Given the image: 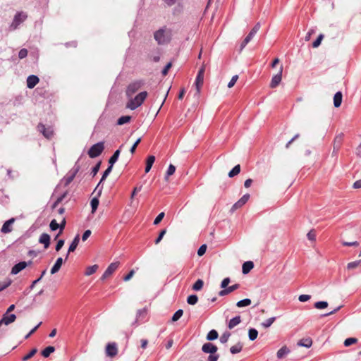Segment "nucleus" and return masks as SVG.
I'll use <instances>...</instances> for the list:
<instances>
[{"label":"nucleus","instance_id":"e2e57ef3","mask_svg":"<svg viewBox=\"0 0 361 361\" xmlns=\"http://www.w3.org/2000/svg\"><path fill=\"white\" fill-rule=\"evenodd\" d=\"M207 250V245L205 244L201 245L197 250V255L199 256H202Z\"/></svg>","mask_w":361,"mask_h":361},{"label":"nucleus","instance_id":"2eb2a0df","mask_svg":"<svg viewBox=\"0 0 361 361\" xmlns=\"http://www.w3.org/2000/svg\"><path fill=\"white\" fill-rule=\"evenodd\" d=\"M27 267V263L26 262H20L19 263H17L15 264L11 269V274H17L22 270H23L25 268Z\"/></svg>","mask_w":361,"mask_h":361},{"label":"nucleus","instance_id":"1a4fd4ad","mask_svg":"<svg viewBox=\"0 0 361 361\" xmlns=\"http://www.w3.org/2000/svg\"><path fill=\"white\" fill-rule=\"evenodd\" d=\"M343 134L340 133L334 140L332 156H336L343 142Z\"/></svg>","mask_w":361,"mask_h":361},{"label":"nucleus","instance_id":"a878e982","mask_svg":"<svg viewBox=\"0 0 361 361\" xmlns=\"http://www.w3.org/2000/svg\"><path fill=\"white\" fill-rule=\"evenodd\" d=\"M343 95L341 92H337L334 97V105L338 108L341 105Z\"/></svg>","mask_w":361,"mask_h":361},{"label":"nucleus","instance_id":"393cba45","mask_svg":"<svg viewBox=\"0 0 361 361\" xmlns=\"http://www.w3.org/2000/svg\"><path fill=\"white\" fill-rule=\"evenodd\" d=\"M298 345L301 347H305V348H310L312 345V340L310 338H305L300 339L298 342Z\"/></svg>","mask_w":361,"mask_h":361},{"label":"nucleus","instance_id":"f03ea898","mask_svg":"<svg viewBox=\"0 0 361 361\" xmlns=\"http://www.w3.org/2000/svg\"><path fill=\"white\" fill-rule=\"evenodd\" d=\"M27 18V16L25 13L21 11L18 12L13 18L12 23L9 26V30L11 31H13L16 30L19 25L23 23Z\"/></svg>","mask_w":361,"mask_h":361},{"label":"nucleus","instance_id":"052dcab7","mask_svg":"<svg viewBox=\"0 0 361 361\" xmlns=\"http://www.w3.org/2000/svg\"><path fill=\"white\" fill-rule=\"evenodd\" d=\"M238 75H233L228 84V87L231 88L232 87H233L234 85L235 84L236 81L238 80Z\"/></svg>","mask_w":361,"mask_h":361},{"label":"nucleus","instance_id":"09e8293b","mask_svg":"<svg viewBox=\"0 0 361 361\" xmlns=\"http://www.w3.org/2000/svg\"><path fill=\"white\" fill-rule=\"evenodd\" d=\"M37 352V348H33L28 354H27L26 355H25L23 358H22V360L23 361H27L29 359H30L32 357H33L36 353Z\"/></svg>","mask_w":361,"mask_h":361},{"label":"nucleus","instance_id":"bf43d9fd","mask_svg":"<svg viewBox=\"0 0 361 361\" xmlns=\"http://www.w3.org/2000/svg\"><path fill=\"white\" fill-rule=\"evenodd\" d=\"M101 166V162H98L92 169L91 171V175L94 177L96 176V174L98 173Z\"/></svg>","mask_w":361,"mask_h":361},{"label":"nucleus","instance_id":"0eeeda50","mask_svg":"<svg viewBox=\"0 0 361 361\" xmlns=\"http://www.w3.org/2000/svg\"><path fill=\"white\" fill-rule=\"evenodd\" d=\"M80 170V166L76 163L74 167L69 171V173L63 178L65 186H68L74 179L77 173Z\"/></svg>","mask_w":361,"mask_h":361},{"label":"nucleus","instance_id":"79ce46f5","mask_svg":"<svg viewBox=\"0 0 361 361\" xmlns=\"http://www.w3.org/2000/svg\"><path fill=\"white\" fill-rule=\"evenodd\" d=\"M204 285V282L202 279H198L192 286V289L195 291L200 290Z\"/></svg>","mask_w":361,"mask_h":361},{"label":"nucleus","instance_id":"f8f14e48","mask_svg":"<svg viewBox=\"0 0 361 361\" xmlns=\"http://www.w3.org/2000/svg\"><path fill=\"white\" fill-rule=\"evenodd\" d=\"M16 319V316L14 314H8V313L4 314L2 319L0 320V327L2 324L8 325L13 323Z\"/></svg>","mask_w":361,"mask_h":361},{"label":"nucleus","instance_id":"f257e3e1","mask_svg":"<svg viewBox=\"0 0 361 361\" xmlns=\"http://www.w3.org/2000/svg\"><path fill=\"white\" fill-rule=\"evenodd\" d=\"M147 95V92L144 91L140 92L135 97H128L129 99L126 107L130 109V110H135L137 107H139L145 101Z\"/></svg>","mask_w":361,"mask_h":361},{"label":"nucleus","instance_id":"49530a36","mask_svg":"<svg viewBox=\"0 0 361 361\" xmlns=\"http://www.w3.org/2000/svg\"><path fill=\"white\" fill-rule=\"evenodd\" d=\"M275 319H276V317H274L269 318L268 319L265 320L264 322L262 323V326L264 328H269V326H271V324L274 323Z\"/></svg>","mask_w":361,"mask_h":361},{"label":"nucleus","instance_id":"dca6fc26","mask_svg":"<svg viewBox=\"0 0 361 361\" xmlns=\"http://www.w3.org/2000/svg\"><path fill=\"white\" fill-rule=\"evenodd\" d=\"M290 350L286 345L282 346L276 353V357L279 360L285 358L289 353Z\"/></svg>","mask_w":361,"mask_h":361},{"label":"nucleus","instance_id":"c9c22d12","mask_svg":"<svg viewBox=\"0 0 361 361\" xmlns=\"http://www.w3.org/2000/svg\"><path fill=\"white\" fill-rule=\"evenodd\" d=\"M219 336V334H218V332L214 330V329H212L211 331H209V333L207 334V339L208 341H214L215 339H216Z\"/></svg>","mask_w":361,"mask_h":361},{"label":"nucleus","instance_id":"69168bd1","mask_svg":"<svg viewBox=\"0 0 361 361\" xmlns=\"http://www.w3.org/2000/svg\"><path fill=\"white\" fill-rule=\"evenodd\" d=\"M140 141H141V138L140 137L133 145V146L131 147V148L130 149L131 154H133L135 152L136 147L140 144Z\"/></svg>","mask_w":361,"mask_h":361},{"label":"nucleus","instance_id":"a211bd4d","mask_svg":"<svg viewBox=\"0 0 361 361\" xmlns=\"http://www.w3.org/2000/svg\"><path fill=\"white\" fill-rule=\"evenodd\" d=\"M14 221H15V219L11 218L9 220L4 222V224H3V226L1 228V231L4 233H8L11 232V231H12L11 226Z\"/></svg>","mask_w":361,"mask_h":361},{"label":"nucleus","instance_id":"6e6d98bb","mask_svg":"<svg viewBox=\"0 0 361 361\" xmlns=\"http://www.w3.org/2000/svg\"><path fill=\"white\" fill-rule=\"evenodd\" d=\"M172 66V63L171 62H169L166 64V66L164 67V68L161 70V74L165 76L168 74V72L169 71V69L171 68Z\"/></svg>","mask_w":361,"mask_h":361},{"label":"nucleus","instance_id":"774afa93","mask_svg":"<svg viewBox=\"0 0 361 361\" xmlns=\"http://www.w3.org/2000/svg\"><path fill=\"white\" fill-rule=\"evenodd\" d=\"M219 357V355L218 354L214 353L210 354L208 357L207 360L208 361H217Z\"/></svg>","mask_w":361,"mask_h":361},{"label":"nucleus","instance_id":"6ab92c4d","mask_svg":"<svg viewBox=\"0 0 361 361\" xmlns=\"http://www.w3.org/2000/svg\"><path fill=\"white\" fill-rule=\"evenodd\" d=\"M240 287V285L236 283L234 285H232L231 286L226 287L219 291V296H225L226 295H228L229 293L233 292L234 290H237Z\"/></svg>","mask_w":361,"mask_h":361},{"label":"nucleus","instance_id":"2f4dec72","mask_svg":"<svg viewBox=\"0 0 361 361\" xmlns=\"http://www.w3.org/2000/svg\"><path fill=\"white\" fill-rule=\"evenodd\" d=\"M176 6L173 9V15H178L181 13L183 11V5L181 2L179 1L176 4Z\"/></svg>","mask_w":361,"mask_h":361},{"label":"nucleus","instance_id":"39448f33","mask_svg":"<svg viewBox=\"0 0 361 361\" xmlns=\"http://www.w3.org/2000/svg\"><path fill=\"white\" fill-rule=\"evenodd\" d=\"M142 85V82L140 80L135 81L128 85L126 89V96L131 97L133 94L137 92Z\"/></svg>","mask_w":361,"mask_h":361},{"label":"nucleus","instance_id":"6e6552de","mask_svg":"<svg viewBox=\"0 0 361 361\" xmlns=\"http://www.w3.org/2000/svg\"><path fill=\"white\" fill-rule=\"evenodd\" d=\"M119 267V262H112L109 267L106 268L102 276H101V280L104 281L106 279L109 277Z\"/></svg>","mask_w":361,"mask_h":361},{"label":"nucleus","instance_id":"e433bc0d","mask_svg":"<svg viewBox=\"0 0 361 361\" xmlns=\"http://www.w3.org/2000/svg\"><path fill=\"white\" fill-rule=\"evenodd\" d=\"M131 117L130 116H123L117 120V125L122 126L130 122Z\"/></svg>","mask_w":361,"mask_h":361},{"label":"nucleus","instance_id":"a18cd8bd","mask_svg":"<svg viewBox=\"0 0 361 361\" xmlns=\"http://www.w3.org/2000/svg\"><path fill=\"white\" fill-rule=\"evenodd\" d=\"M112 168H113V166L109 165L108 168L104 171V172L102 176V178L100 179V183H102L103 181H104L106 180L107 176L111 172Z\"/></svg>","mask_w":361,"mask_h":361},{"label":"nucleus","instance_id":"13d9d810","mask_svg":"<svg viewBox=\"0 0 361 361\" xmlns=\"http://www.w3.org/2000/svg\"><path fill=\"white\" fill-rule=\"evenodd\" d=\"M323 37V35H319L318 37L313 42L312 47L314 48L318 47L321 44Z\"/></svg>","mask_w":361,"mask_h":361},{"label":"nucleus","instance_id":"20e7f679","mask_svg":"<svg viewBox=\"0 0 361 361\" xmlns=\"http://www.w3.org/2000/svg\"><path fill=\"white\" fill-rule=\"evenodd\" d=\"M172 37V30L169 28L164 27L159 29V44L169 43Z\"/></svg>","mask_w":361,"mask_h":361},{"label":"nucleus","instance_id":"58836bf2","mask_svg":"<svg viewBox=\"0 0 361 361\" xmlns=\"http://www.w3.org/2000/svg\"><path fill=\"white\" fill-rule=\"evenodd\" d=\"M242 348H243L242 344L238 343L236 345H233V346L231 347L230 352L232 354H236V353H240L242 350Z\"/></svg>","mask_w":361,"mask_h":361},{"label":"nucleus","instance_id":"a19ab883","mask_svg":"<svg viewBox=\"0 0 361 361\" xmlns=\"http://www.w3.org/2000/svg\"><path fill=\"white\" fill-rule=\"evenodd\" d=\"M258 336V331L253 328L249 329L248 336L250 341H255Z\"/></svg>","mask_w":361,"mask_h":361},{"label":"nucleus","instance_id":"680f3d73","mask_svg":"<svg viewBox=\"0 0 361 361\" xmlns=\"http://www.w3.org/2000/svg\"><path fill=\"white\" fill-rule=\"evenodd\" d=\"M11 283V281L0 282V292L8 287Z\"/></svg>","mask_w":361,"mask_h":361},{"label":"nucleus","instance_id":"de8ad7c7","mask_svg":"<svg viewBox=\"0 0 361 361\" xmlns=\"http://www.w3.org/2000/svg\"><path fill=\"white\" fill-rule=\"evenodd\" d=\"M183 310H177L172 317V321L176 322L178 321L183 315Z\"/></svg>","mask_w":361,"mask_h":361},{"label":"nucleus","instance_id":"4468645a","mask_svg":"<svg viewBox=\"0 0 361 361\" xmlns=\"http://www.w3.org/2000/svg\"><path fill=\"white\" fill-rule=\"evenodd\" d=\"M217 350V347L212 343H205L202 347V350L205 353L214 354Z\"/></svg>","mask_w":361,"mask_h":361},{"label":"nucleus","instance_id":"37998d69","mask_svg":"<svg viewBox=\"0 0 361 361\" xmlns=\"http://www.w3.org/2000/svg\"><path fill=\"white\" fill-rule=\"evenodd\" d=\"M314 307L319 310L324 309L328 307V302L326 301H319L314 303Z\"/></svg>","mask_w":361,"mask_h":361},{"label":"nucleus","instance_id":"338daca9","mask_svg":"<svg viewBox=\"0 0 361 361\" xmlns=\"http://www.w3.org/2000/svg\"><path fill=\"white\" fill-rule=\"evenodd\" d=\"M307 237L310 240H312V241L315 240V238H316L315 232L312 230L309 231L308 233L307 234Z\"/></svg>","mask_w":361,"mask_h":361},{"label":"nucleus","instance_id":"f3484780","mask_svg":"<svg viewBox=\"0 0 361 361\" xmlns=\"http://www.w3.org/2000/svg\"><path fill=\"white\" fill-rule=\"evenodd\" d=\"M39 80L37 75H30L27 78V87L29 89H32L39 82Z\"/></svg>","mask_w":361,"mask_h":361},{"label":"nucleus","instance_id":"ea45409f","mask_svg":"<svg viewBox=\"0 0 361 361\" xmlns=\"http://www.w3.org/2000/svg\"><path fill=\"white\" fill-rule=\"evenodd\" d=\"M240 171V166L239 164L235 166L232 170H231L228 173V176L230 178H233L235 176L238 175Z\"/></svg>","mask_w":361,"mask_h":361},{"label":"nucleus","instance_id":"5701e85b","mask_svg":"<svg viewBox=\"0 0 361 361\" xmlns=\"http://www.w3.org/2000/svg\"><path fill=\"white\" fill-rule=\"evenodd\" d=\"M155 160H156V157L154 155H150L147 158L146 166H145V173H147L149 172Z\"/></svg>","mask_w":361,"mask_h":361},{"label":"nucleus","instance_id":"423d86ee","mask_svg":"<svg viewBox=\"0 0 361 361\" xmlns=\"http://www.w3.org/2000/svg\"><path fill=\"white\" fill-rule=\"evenodd\" d=\"M261 27L260 23H257L249 34L246 36V37L240 45V49H243L254 37L256 33L258 32Z\"/></svg>","mask_w":361,"mask_h":361},{"label":"nucleus","instance_id":"412c9836","mask_svg":"<svg viewBox=\"0 0 361 361\" xmlns=\"http://www.w3.org/2000/svg\"><path fill=\"white\" fill-rule=\"evenodd\" d=\"M39 243L44 245L45 249L48 248L50 245V236L47 233H42L39 236Z\"/></svg>","mask_w":361,"mask_h":361},{"label":"nucleus","instance_id":"7c9ffc66","mask_svg":"<svg viewBox=\"0 0 361 361\" xmlns=\"http://www.w3.org/2000/svg\"><path fill=\"white\" fill-rule=\"evenodd\" d=\"M98 268H99V266L97 264L87 267L86 269V271L85 272V275L90 276V275L94 274L97 271Z\"/></svg>","mask_w":361,"mask_h":361},{"label":"nucleus","instance_id":"8fccbe9b","mask_svg":"<svg viewBox=\"0 0 361 361\" xmlns=\"http://www.w3.org/2000/svg\"><path fill=\"white\" fill-rule=\"evenodd\" d=\"M230 336L231 334L229 332H224L220 337V342L221 343H226L228 341Z\"/></svg>","mask_w":361,"mask_h":361},{"label":"nucleus","instance_id":"4d7b16f0","mask_svg":"<svg viewBox=\"0 0 361 361\" xmlns=\"http://www.w3.org/2000/svg\"><path fill=\"white\" fill-rule=\"evenodd\" d=\"M59 224H58L55 219H53L51 221L49 227L51 231H56L59 228Z\"/></svg>","mask_w":361,"mask_h":361},{"label":"nucleus","instance_id":"9b49d317","mask_svg":"<svg viewBox=\"0 0 361 361\" xmlns=\"http://www.w3.org/2000/svg\"><path fill=\"white\" fill-rule=\"evenodd\" d=\"M37 128L46 138L51 139L53 137L54 131L51 127L46 128L44 125L39 123L37 126Z\"/></svg>","mask_w":361,"mask_h":361},{"label":"nucleus","instance_id":"3c124183","mask_svg":"<svg viewBox=\"0 0 361 361\" xmlns=\"http://www.w3.org/2000/svg\"><path fill=\"white\" fill-rule=\"evenodd\" d=\"M361 263V260H357L352 262H349L347 265L348 269H353L357 267Z\"/></svg>","mask_w":361,"mask_h":361},{"label":"nucleus","instance_id":"ddd939ff","mask_svg":"<svg viewBox=\"0 0 361 361\" xmlns=\"http://www.w3.org/2000/svg\"><path fill=\"white\" fill-rule=\"evenodd\" d=\"M250 195H244L238 202H236L232 207L231 211L233 212L240 207H242L249 200Z\"/></svg>","mask_w":361,"mask_h":361},{"label":"nucleus","instance_id":"0e129e2a","mask_svg":"<svg viewBox=\"0 0 361 361\" xmlns=\"http://www.w3.org/2000/svg\"><path fill=\"white\" fill-rule=\"evenodd\" d=\"M27 56V50L26 49H22L18 52V57L20 59L25 58Z\"/></svg>","mask_w":361,"mask_h":361},{"label":"nucleus","instance_id":"b1692460","mask_svg":"<svg viewBox=\"0 0 361 361\" xmlns=\"http://www.w3.org/2000/svg\"><path fill=\"white\" fill-rule=\"evenodd\" d=\"M62 264H63V259L61 257H59L56 259L54 266L51 269V274H54L57 273L60 270Z\"/></svg>","mask_w":361,"mask_h":361},{"label":"nucleus","instance_id":"603ef678","mask_svg":"<svg viewBox=\"0 0 361 361\" xmlns=\"http://www.w3.org/2000/svg\"><path fill=\"white\" fill-rule=\"evenodd\" d=\"M175 171L176 167L173 164H170L166 171L165 178L167 179L169 176L173 175L175 173Z\"/></svg>","mask_w":361,"mask_h":361},{"label":"nucleus","instance_id":"864d4df0","mask_svg":"<svg viewBox=\"0 0 361 361\" xmlns=\"http://www.w3.org/2000/svg\"><path fill=\"white\" fill-rule=\"evenodd\" d=\"M357 339L355 338H348L345 340L344 345L348 347V346L351 345L352 344L357 343Z\"/></svg>","mask_w":361,"mask_h":361},{"label":"nucleus","instance_id":"aec40b11","mask_svg":"<svg viewBox=\"0 0 361 361\" xmlns=\"http://www.w3.org/2000/svg\"><path fill=\"white\" fill-rule=\"evenodd\" d=\"M79 242H80V235H79V234H78L75 236V238H73L72 243H71V245L69 246L68 253L66 257V259L68 257V255L70 252H74L75 250V249L77 248V247L78 245Z\"/></svg>","mask_w":361,"mask_h":361},{"label":"nucleus","instance_id":"4be33fe9","mask_svg":"<svg viewBox=\"0 0 361 361\" xmlns=\"http://www.w3.org/2000/svg\"><path fill=\"white\" fill-rule=\"evenodd\" d=\"M118 350L115 343H109L106 348L107 355L113 357L117 354Z\"/></svg>","mask_w":361,"mask_h":361},{"label":"nucleus","instance_id":"cd10ccee","mask_svg":"<svg viewBox=\"0 0 361 361\" xmlns=\"http://www.w3.org/2000/svg\"><path fill=\"white\" fill-rule=\"evenodd\" d=\"M204 82V76L197 75L195 79V87L197 90V94H199L200 92V89L203 85Z\"/></svg>","mask_w":361,"mask_h":361},{"label":"nucleus","instance_id":"c03bdc74","mask_svg":"<svg viewBox=\"0 0 361 361\" xmlns=\"http://www.w3.org/2000/svg\"><path fill=\"white\" fill-rule=\"evenodd\" d=\"M198 301V298L196 295H190L187 298V302L188 304L194 305Z\"/></svg>","mask_w":361,"mask_h":361},{"label":"nucleus","instance_id":"4c0bfd02","mask_svg":"<svg viewBox=\"0 0 361 361\" xmlns=\"http://www.w3.org/2000/svg\"><path fill=\"white\" fill-rule=\"evenodd\" d=\"M250 304H251V300L249 298H245V299L238 301L236 303V306L238 307H243L249 306Z\"/></svg>","mask_w":361,"mask_h":361},{"label":"nucleus","instance_id":"c756f323","mask_svg":"<svg viewBox=\"0 0 361 361\" xmlns=\"http://www.w3.org/2000/svg\"><path fill=\"white\" fill-rule=\"evenodd\" d=\"M121 151L120 149L116 150L113 155L110 157L109 159V165L113 166L114 164L117 161L119 155H120Z\"/></svg>","mask_w":361,"mask_h":361},{"label":"nucleus","instance_id":"473e14b6","mask_svg":"<svg viewBox=\"0 0 361 361\" xmlns=\"http://www.w3.org/2000/svg\"><path fill=\"white\" fill-rule=\"evenodd\" d=\"M54 351L55 348L54 346H48L42 351V355L44 357H48Z\"/></svg>","mask_w":361,"mask_h":361},{"label":"nucleus","instance_id":"c85d7f7f","mask_svg":"<svg viewBox=\"0 0 361 361\" xmlns=\"http://www.w3.org/2000/svg\"><path fill=\"white\" fill-rule=\"evenodd\" d=\"M241 322V319L240 316H236L233 318H232L228 324V327L229 329H233L235 326L238 325Z\"/></svg>","mask_w":361,"mask_h":361},{"label":"nucleus","instance_id":"f704fd0d","mask_svg":"<svg viewBox=\"0 0 361 361\" xmlns=\"http://www.w3.org/2000/svg\"><path fill=\"white\" fill-rule=\"evenodd\" d=\"M147 314V310L145 308L138 310L136 316V322L142 321Z\"/></svg>","mask_w":361,"mask_h":361},{"label":"nucleus","instance_id":"5fc2aeb1","mask_svg":"<svg viewBox=\"0 0 361 361\" xmlns=\"http://www.w3.org/2000/svg\"><path fill=\"white\" fill-rule=\"evenodd\" d=\"M101 184H102V183H100V181H99L94 190V192L97 193L96 196H97V197H100V195H102V190H103V185H102Z\"/></svg>","mask_w":361,"mask_h":361},{"label":"nucleus","instance_id":"7ed1b4c3","mask_svg":"<svg viewBox=\"0 0 361 361\" xmlns=\"http://www.w3.org/2000/svg\"><path fill=\"white\" fill-rule=\"evenodd\" d=\"M104 149L103 142H99L93 145L88 150V155L90 158H95L99 156Z\"/></svg>","mask_w":361,"mask_h":361},{"label":"nucleus","instance_id":"9d476101","mask_svg":"<svg viewBox=\"0 0 361 361\" xmlns=\"http://www.w3.org/2000/svg\"><path fill=\"white\" fill-rule=\"evenodd\" d=\"M283 69V66H281L279 73L272 77L270 85H269L271 88L276 87L281 82Z\"/></svg>","mask_w":361,"mask_h":361},{"label":"nucleus","instance_id":"bb28decb","mask_svg":"<svg viewBox=\"0 0 361 361\" xmlns=\"http://www.w3.org/2000/svg\"><path fill=\"white\" fill-rule=\"evenodd\" d=\"M254 267V264L251 261H247L243 263L242 267V271L244 274H248Z\"/></svg>","mask_w":361,"mask_h":361},{"label":"nucleus","instance_id":"72a5a7b5","mask_svg":"<svg viewBox=\"0 0 361 361\" xmlns=\"http://www.w3.org/2000/svg\"><path fill=\"white\" fill-rule=\"evenodd\" d=\"M99 203V197H97V196H95L94 197H93L91 200L90 205H91V208H92V212H94L97 210Z\"/></svg>","mask_w":361,"mask_h":361}]
</instances>
